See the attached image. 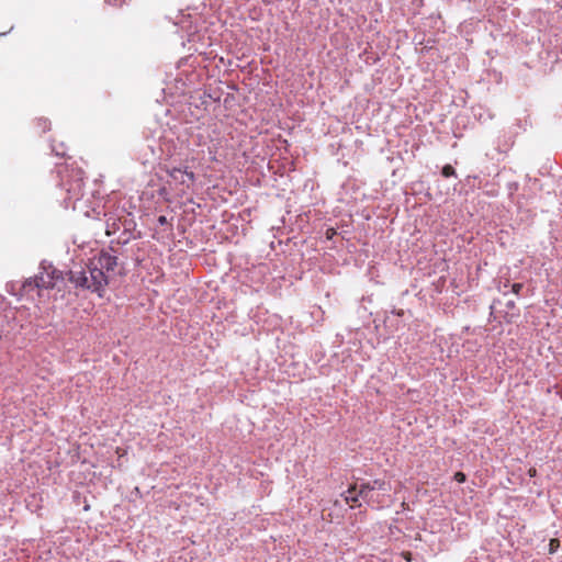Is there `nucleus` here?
Masks as SVG:
<instances>
[{
	"instance_id": "nucleus-5",
	"label": "nucleus",
	"mask_w": 562,
	"mask_h": 562,
	"mask_svg": "<svg viewBox=\"0 0 562 562\" xmlns=\"http://www.w3.org/2000/svg\"><path fill=\"white\" fill-rule=\"evenodd\" d=\"M35 123L43 133L50 130V122L45 117L36 119Z\"/></svg>"
},
{
	"instance_id": "nucleus-3",
	"label": "nucleus",
	"mask_w": 562,
	"mask_h": 562,
	"mask_svg": "<svg viewBox=\"0 0 562 562\" xmlns=\"http://www.w3.org/2000/svg\"><path fill=\"white\" fill-rule=\"evenodd\" d=\"M390 488L389 483L381 481V480H374L373 482L368 483H361V484H355L345 494V499L347 503L349 502H357L359 497L363 498L364 501H372L373 495L371 494L373 491H382L385 492Z\"/></svg>"
},
{
	"instance_id": "nucleus-9",
	"label": "nucleus",
	"mask_w": 562,
	"mask_h": 562,
	"mask_svg": "<svg viewBox=\"0 0 562 562\" xmlns=\"http://www.w3.org/2000/svg\"><path fill=\"white\" fill-rule=\"evenodd\" d=\"M81 186H82V179L79 178L77 181H76V187L74 188V190L78 189L80 190L81 189Z\"/></svg>"
},
{
	"instance_id": "nucleus-7",
	"label": "nucleus",
	"mask_w": 562,
	"mask_h": 562,
	"mask_svg": "<svg viewBox=\"0 0 562 562\" xmlns=\"http://www.w3.org/2000/svg\"><path fill=\"white\" fill-rule=\"evenodd\" d=\"M454 479L457 482L462 483L465 481V475L462 472H457Z\"/></svg>"
},
{
	"instance_id": "nucleus-10",
	"label": "nucleus",
	"mask_w": 562,
	"mask_h": 562,
	"mask_svg": "<svg viewBox=\"0 0 562 562\" xmlns=\"http://www.w3.org/2000/svg\"><path fill=\"white\" fill-rule=\"evenodd\" d=\"M158 223H159L160 225H165V224L167 223V218H166L165 216H159V217H158Z\"/></svg>"
},
{
	"instance_id": "nucleus-4",
	"label": "nucleus",
	"mask_w": 562,
	"mask_h": 562,
	"mask_svg": "<svg viewBox=\"0 0 562 562\" xmlns=\"http://www.w3.org/2000/svg\"><path fill=\"white\" fill-rule=\"evenodd\" d=\"M166 172L170 178V182L180 186L181 191H186L190 189L194 181L195 176L192 171L188 170V168L181 169L177 167L166 168Z\"/></svg>"
},
{
	"instance_id": "nucleus-6",
	"label": "nucleus",
	"mask_w": 562,
	"mask_h": 562,
	"mask_svg": "<svg viewBox=\"0 0 562 562\" xmlns=\"http://www.w3.org/2000/svg\"><path fill=\"white\" fill-rule=\"evenodd\" d=\"M441 175L445 178L453 177L456 176V170L451 165H446L442 167Z\"/></svg>"
},
{
	"instance_id": "nucleus-1",
	"label": "nucleus",
	"mask_w": 562,
	"mask_h": 562,
	"mask_svg": "<svg viewBox=\"0 0 562 562\" xmlns=\"http://www.w3.org/2000/svg\"><path fill=\"white\" fill-rule=\"evenodd\" d=\"M117 259L109 251H101L98 256L89 260L85 269L70 270L69 280L77 288L97 292L102 296L105 285L109 281V273L114 270Z\"/></svg>"
},
{
	"instance_id": "nucleus-2",
	"label": "nucleus",
	"mask_w": 562,
	"mask_h": 562,
	"mask_svg": "<svg viewBox=\"0 0 562 562\" xmlns=\"http://www.w3.org/2000/svg\"><path fill=\"white\" fill-rule=\"evenodd\" d=\"M63 280V273L55 269L52 265L42 263L41 271L32 280H26L23 284L24 291L33 288L38 290H48L57 286V283Z\"/></svg>"
},
{
	"instance_id": "nucleus-12",
	"label": "nucleus",
	"mask_w": 562,
	"mask_h": 562,
	"mask_svg": "<svg viewBox=\"0 0 562 562\" xmlns=\"http://www.w3.org/2000/svg\"><path fill=\"white\" fill-rule=\"evenodd\" d=\"M11 30H13V26H10V30L8 31V33H9ZM5 34H7V32L2 33V35H5Z\"/></svg>"
},
{
	"instance_id": "nucleus-11",
	"label": "nucleus",
	"mask_w": 562,
	"mask_h": 562,
	"mask_svg": "<svg viewBox=\"0 0 562 562\" xmlns=\"http://www.w3.org/2000/svg\"><path fill=\"white\" fill-rule=\"evenodd\" d=\"M553 543H554V540H551V542H550V547H551V549H550V550H551V552H553V549H554Z\"/></svg>"
},
{
	"instance_id": "nucleus-8",
	"label": "nucleus",
	"mask_w": 562,
	"mask_h": 562,
	"mask_svg": "<svg viewBox=\"0 0 562 562\" xmlns=\"http://www.w3.org/2000/svg\"><path fill=\"white\" fill-rule=\"evenodd\" d=\"M522 284L521 283H514L513 286H512V290L515 294H519L520 290L522 289Z\"/></svg>"
}]
</instances>
